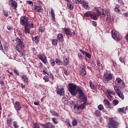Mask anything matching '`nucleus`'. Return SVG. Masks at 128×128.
<instances>
[{"label":"nucleus","instance_id":"72a5a7b5","mask_svg":"<svg viewBox=\"0 0 128 128\" xmlns=\"http://www.w3.org/2000/svg\"><path fill=\"white\" fill-rule=\"evenodd\" d=\"M55 62L58 66H62V61H61L60 59L58 58H56Z\"/></svg>","mask_w":128,"mask_h":128},{"label":"nucleus","instance_id":"f257e3e1","mask_svg":"<svg viewBox=\"0 0 128 128\" xmlns=\"http://www.w3.org/2000/svg\"><path fill=\"white\" fill-rule=\"evenodd\" d=\"M68 90H69L70 94L73 96H76L78 94L76 90L78 89V86L74 84H68Z\"/></svg>","mask_w":128,"mask_h":128},{"label":"nucleus","instance_id":"9d476101","mask_svg":"<svg viewBox=\"0 0 128 128\" xmlns=\"http://www.w3.org/2000/svg\"><path fill=\"white\" fill-rule=\"evenodd\" d=\"M64 32L66 36H70V38L76 34V32H72V31H70V29L68 28H65Z\"/></svg>","mask_w":128,"mask_h":128},{"label":"nucleus","instance_id":"8fccbe9b","mask_svg":"<svg viewBox=\"0 0 128 128\" xmlns=\"http://www.w3.org/2000/svg\"><path fill=\"white\" fill-rule=\"evenodd\" d=\"M13 126L14 128H18V122L16 121H14L13 122Z\"/></svg>","mask_w":128,"mask_h":128},{"label":"nucleus","instance_id":"f704fd0d","mask_svg":"<svg viewBox=\"0 0 128 128\" xmlns=\"http://www.w3.org/2000/svg\"><path fill=\"white\" fill-rule=\"evenodd\" d=\"M28 25H27V26H24V32L26 34H30V28H28Z\"/></svg>","mask_w":128,"mask_h":128},{"label":"nucleus","instance_id":"f03ea898","mask_svg":"<svg viewBox=\"0 0 128 128\" xmlns=\"http://www.w3.org/2000/svg\"><path fill=\"white\" fill-rule=\"evenodd\" d=\"M118 126V122L113 120L112 118H109V122L108 123V128H117Z\"/></svg>","mask_w":128,"mask_h":128},{"label":"nucleus","instance_id":"1a4fd4ad","mask_svg":"<svg viewBox=\"0 0 128 128\" xmlns=\"http://www.w3.org/2000/svg\"><path fill=\"white\" fill-rule=\"evenodd\" d=\"M40 126L44 128H56L54 125L50 122H48L45 124H40Z\"/></svg>","mask_w":128,"mask_h":128},{"label":"nucleus","instance_id":"4d7b16f0","mask_svg":"<svg viewBox=\"0 0 128 128\" xmlns=\"http://www.w3.org/2000/svg\"><path fill=\"white\" fill-rule=\"evenodd\" d=\"M44 64H48V60H46V57H44L41 60Z\"/></svg>","mask_w":128,"mask_h":128},{"label":"nucleus","instance_id":"774afa93","mask_svg":"<svg viewBox=\"0 0 128 128\" xmlns=\"http://www.w3.org/2000/svg\"><path fill=\"white\" fill-rule=\"evenodd\" d=\"M7 29L8 30H10V32H12V28L10 26H7Z\"/></svg>","mask_w":128,"mask_h":128},{"label":"nucleus","instance_id":"6e6552de","mask_svg":"<svg viewBox=\"0 0 128 128\" xmlns=\"http://www.w3.org/2000/svg\"><path fill=\"white\" fill-rule=\"evenodd\" d=\"M114 89L116 92V94H118V96L122 98V100L124 99V94L116 86H114Z\"/></svg>","mask_w":128,"mask_h":128},{"label":"nucleus","instance_id":"0e129e2a","mask_svg":"<svg viewBox=\"0 0 128 128\" xmlns=\"http://www.w3.org/2000/svg\"><path fill=\"white\" fill-rule=\"evenodd\" d=\"M92 24L94 26L96 27V26H98V24H96V21H92Z\"/></svg>","mask_w":128,"mask_h":128},{"label":"nucleus","instance_id":"4468645a","mask_svg":"<svg viewBox=\"0 0 128 128\" xmlns=\"http://www.w3.org/2000/svg\"><path fill=\"white\" fill-rule=\"evenodd\" d=\"M16 42L18 44L17 46H21L22 48H24V41L20 38L18 37L16 38Z\"/></svg>","mask_w":128,"mask_h":128},{"label":"nucleus","instance_id":"f8f14e48","mask_svg":"<svg viewBox=\"0 0 128 128\" xmlns=\"http://www.w3.org/2000/svg\"><path fill=\"white\" fill-rule=\"evenodd\" d=\"M64 89L62 88V86H58L56 90V92L60 96H62V94H64Z\"/></svg>","mask_w":128,"mask_h":128},{"label":"nucleus","instance_id":"2eb2a0df","mask_svg":"<svg viewBox=\"0 0 128 128\" xmlns=\"http://www.w3.org/2000/svg\"><path fill=\"white\" fill-rule=\"evenodd\" d=\"M80 73L82 74V76H84L86 74V66L84 65L81 66Z\"/></svg>","mask_w":128,"mask_h":128},{"label":"nucleus","instance_id":"79ce46f5","mask_svg":"<svg viewBox=\"0 0 128 128\" xmlns=\"http://www.w3.org/2000/svg\"><path fill=\"white\" fill-rule=\"evenodd\" d=\"M52 120L53 124H58V120L56 118H52Z\"/></svg>","mask_w":128,"mask_h":128},{"label":"nucleus","instance_id":"a18cd8bd","mask_svg":"<svg viewBox=\"0 0 128 128\" xmlns=\"http://www.w3.org/2000/svg\"><path fill=\"white\" fill-rule=\"evenodd\" d=\"M98 108L99 110L100 111L104 110V107L102 104H100L98 106Z\"/></svg>","mask_w":128,"mask_h":128},{"label":"nucleus","instance_id":"aec40b11","mask_svg":"<svg viewBox=\"0 0 128 128\" xmlns=\"http://www.w3.org/2000/svg\"><path fill=\"white\" fill-rule=\"evenodd\" d=\"M90 18L94 20H98V16L96 14V12H92V14L90 16Z\"/></svg>","mask_w":128,"mask_h":128},{"label":"nucleus","instance_id":"dca6fc26","mask_svg":"<svg viewBox=\"0 0 128 128\" xmlns=\"http://www.w3.org/2000/svg\"><path fill=\"white\" fill-rule=\"evenodd\" d=\"M14 108L17 112L18 110H22V106H20V104L19 102H16L15 104H14Z\"/></svg>","mask_w":128,"mask_h":128},{"label":"nucleus","instance_id":"3c124183","mask_svg":"<svg viewBox=\"0 0 128 128\" xmlns=\"http://www.w3.org/2000/svg\"><path fill=\"white\" fill-rule=\"evenodd\" d=\"M62 102L64 104H66L68 102V98L64 97L62 98Z\"/></svg>","mask_w":128,"mask_h":128},{"label":"nucleus","instance_id":"c03bdc74","mask_svg":"<svg viewBox=\"0 0 128 128\" xmlns=\"http://www.w3.org/2000/svg\"><path fill=\"white\" fill-rule=\"evenodd\" d=\"M89 84H90V86L92 88V90H94V88H96V86H94V84H92V82H90Z\"/></svg>","mask_w":128,"mask_h":128},{"label":"nucleus","instance_id":"5fc2aeb1","mask_svg":"<svg viewBox=\"0 0 128 128\" xmlns=\"http://www.w3.org/2000/svg\"><path fill=\"white\" fill-rule=\"evenodd\" d=\"M118 100H114L112 101V104H114V106H116L118 104Z\"/></svg>","mask_w":128,"mask_h":128},{"label":"nucleus","instance_id":"58836bf2","mask_svg":"<svg viewBox=\"0 0 128 128\" xmlns=\"http://www.w3.org/2000/svg\"><path fill=\"white\" fill-rule=\"evenodd\" d=\"M30 28H34V22H32V20H30L29 22H28V26Z\"/></svg>","mask_w":128,"mask_h":128},{"label":"nucleus","instance_id":"ea45409f","mask_svg":"<svg viewBox=\"0 0 128 128\" xmlns=\"http://www.w3.org/2000/svg\"><path fill=\"white\" fill-rule=\"evenodd\" d=\"M12 120L10 118H8L6 120V124L9 126H12Z\"/></svg>","mask_w":128,"mask_h":128},{"label":"nucleus","instance_id":"bf43d9fd","mask_svg":"<svg viewBox=\"0 0 128 128\" xmlns=\"http://www.w3.org/2000/svg\"><path fill=\"white\" fill-rule=\"evenodd\" d=\"M34 128H40V125L36 122L34 123Z\"/></svg>","mask_w":128,"mask_h":128},{"label":"nucleus","instance_id":"e433bc0d","mask_svg":"<svg viewBox=\"0 0 128 128\" xmlns=\"http://www.w3.org/2000/svg\"><path fill=\"white\" fill-rule=\"evenodd\" d=\"M106 92L108 94L107 96H112V94H114V91H112L110 89L106 90Z\"/></svg>","mask_w":128,"mask_h":128},{"label":"nucleus","instance_id":"9b49d317","mask_svg":"<svg viewBox=\"0 0 128 128\" xmlns=\"http://www.w3.org/2000/svg\"><path fill=\"white\" fill-rule=\"evenodd\" d=\"M9 4H10V6L12 8V10H16V8H18V2L14 0H9Z\"/></svg>","mask_w":128,"mask_h":128},{"label":"nucleus","instance_id":"e2e57ef3","mask_svg":"<svg viewBox=\"0 0 128 128\" xmlns=\"http://www.w3.org/2000/svg\"><path fill=\"white\" fill-rule=\"evenodd\" d=\"M85 56H86L88 58H92V55L90 54V53H87L86 52L85 54Z\"/></svg>","mask_w":128,"mask_h":128},{"label":"nucleus","instance_id":"4c0bfd02","mask_svg":"<svg viewBox=\"0 0 128 128\" xmlns=\"http://www.w3.org/2000/svg\"><path fill=\"white\" fill-rule=\"evenodd\" d=\"M58 40L57 39H53L52 40V44L53 46H58Z\"/></svg>","mask_w":128,"mask_h":128},{"label":"nucleus","instance_id":"338daca9","mask_svg":"<svg viewBox=\"0 0 128 128\" xmlns=\"http://www.w3.org/2000/svg\"><path fill=\"white\" fill-rule=\"evenodd\" d=\"M38 58H39V60H42V58H44V56L42 54H39L38 55Z\"/></svg>","mask_w":128,"mask_h":128},{"label":"nucleus","instance_id":"37998d69","mask_svg":"<svg viewBox=\"0 0 128 128\" xmlns=\"http://www.w3.org/2000/svg\"><path fill=\"white\" fill-rule=\"evenodd\" d=\"M50 64L52 66H56V61H54V60L51 58L50 60Z\"/></svg>","mask_w":128,"mask_h":128},{"label":"nucleus","instance_id":"393cba45","mask_svg":"<svg viewBox=\"0 0 128 128\" xmlns=\"http://www.w3.org/2000/svg\"><path fill=\"white\" fill-rule=\"evenodd\" d=\"M92 13V12L90 10H88L87 12H85L84 14V18H90H90Z\"/></svg>","mask_w":128,"mask_h":128},{"label":"nucleus","instance_id":"2f4dec72","mask_svg":"<svg viewBox=\"0 0 128 128\" xmlns=\"http://www.w3.org/2000/svg\"><path fill=\"white\" fill-rule=\"evenodd\" d=\"M82 4L84 8L86 10H88V2L83 0Z\"/></svg>","mask_w":128,"mask_h":128},{"label":"nucleus","instance_id":"cd10ccee","mask_svg":"<svg viewBox=\"0 0 128 128\" xmlns=\"http://www.w3.org/2000/svg\"><path fill=\"white\" fill-rule=\"evenodd\" d=\"M16 50L18 52H22V48H24V47H22L20 45H16Z\"/></svg>","mask_w":128,"mask_h":128},{"label":"nucleus","instance_id":"423d86ee","mask_svg":"<svg viewBox=\"0 0 128 128\" xmlns=\"http://www.w3.org/2000/svg\"><path fill=\"white\" fill-rule=\"evenodd\" d=\"M116 82L117 83V84L121 90H124L126 86V84L122 80H121L120 78H117L116 80Z\"/></svg>","mask_w":128,"mask_h":128},{"label":"nucleus","instance_id":"bb28decb","mask_svg":"<svg viewBox=\"0 0 128 128\" xmlns=\"http://www.w3.org/2000/svg\"><path fill=\"white\" fill-rule=\"evenodd\" d=\"M32 40L36 44H38L40 42V37H38V36H35L32 38Z\"/></svg>","mask_w":128,"mask_h":128},{"label":"nucleus","instance_id":"ddd939ff","mask_svg":"<svg viewBox=\"0 0 128 128\" xmlns=\"http://www.w3.org/2000/svg\"><path fill=\"white\" fill-rule=\"evenodd\" d=\"M76 92L79 94L78 97L82 96L84 94V91H82V87L78 86Z\"/></svg>","mask_w":128,"mask_h":128},{"label":"nucleus","instance_id":"13d9d810","mask_svg":"<svg viewBox=\"0 0 128 128\" xmlns=\"http://www.w3.org/2000/svg\"><path fill=\"white\" fill-rule=\"evenodd\" d=\"M118 4H122V6H124V0H117Z\"/></svg>","mask_w":128,"mask_h":128},{"label":"nucleus","instance_id":"6e6d98bb","mask_svg":"<svg viewBox=\"0 0 128 128\" xmlns=\"http://www.w3.org/2000/svg\"><path fill=\"white\" fill-rule=\"evenodd\" d=\"M3 14L5 16H8V12L6 10H3Z\"/></svg>","mask_w":128,"mask_h":128},{"label":"nucleus","instance_id":"69168bd1","mask_svg":"<svg viewBox=\"0 0 128 128\" xmlns=\"http://www.w3.org/2000/svg\"><path fill=\"white\" fill-rule=\"evenodd\" d=\"M26 4H32V6H34V3L32 2V1H30V0H27Z\"/></svg>","mask_w":128,"mask_h":128},{"label":"nucleus","instance_id":"c756f323","mask_svg":"<svg viewBox=\"0 0 128 128\" xmlns=\"http://www.w3.org/2000/svg\"><path fill=\"white\" fill-rule=\"evenodd\" d=\"M126 110H128V106H126V108H118V112H122V114H126Z\"/></svg>","mask_w":128,"mask_h":128},{"label":"nucleus","instance_id":"5701e85b","mask_svg":"<svg viewBox=\"0 0 128 128\" xmlns=\"http://www.w3.org/2000/svg\"><path fill=\"white\" fill-rule=\"evenodd\" d=\"M63 60L64 66H68L70 64V60H68V58L66 57V56H63Z\"/></svg>","mask_w":128,"mask_h":128},{"label":"nucleus","instance_id":"4be33fe9","mask_svg":"<svg viewBox=\"0 0 128 128\" xmlns=\"http://www.w3.org/2000/svg\"><path fill=\"white\" fill-rule=\"evenodd\" d=\"M120 5H118V4H116L114 8V12H116L117 14H120Z\"/></svg>","mask_w":128,"mask_h":128},{"label":"nucleus","instance_id":"7ed1b4c3","mask_svg":"<svg viewBox=\"0 0 128 128\" xmlns=\"http://www.w3.org/2000/svg\"><path fill=\"white\" fill-rule=\"evenodd\" d=\"M112 73H108L106 72L104 75L103 82L104 84H108V82L112 80Z\"/></svg>","mask_w":128,"mask_h":128},{"label":"nucleus","instance_id":"6ab92c4d","mask_svg":"<svg viewBox=\"0 0 128 128\" xmlns=\"http://www.w3.org/2000/svg\"><path fill=\"white\" fill-rule=\"evenodd\" d=\"M67 8H68V10H72L74 9V4L72 3L70 1H69L68 0H67Z\"/></svg>","mask_w":128,"mask_h":128},{"label":"nucleus","instance_id":"a19ab883","mask_svg":"<svg viewBox=\"0 0 128 128\" xmlns=\"http://www.w3.org/2000/svg\"><path fill=\"white\" fill-rule=\"evenodd\" d=\"M72 126H78V120L76 119H74L72 121Z\"/></svg>","mask_w":128,"mask_h":128},{"label":"nucleus","instance_id":"680f3d73","mask_svg":"<svg viewBox=\"0 0 128 128\" xmlns=\"http://www.w3.org/2000/svg\"><path fill=\"white\" fill-rule=\"evenodd\" d=\"M107 98L110 100L112 101L114 100V97L112 95L107 96Z\"/></svg>","mask_w":128,"mask_h":128},{"label":"nucleus","instance_id":"09e8293b","mask_svg":"<svg viewBox=\"0 0 128 128\" xmlns=\"http://www.w3.org/2000/svg\"><path fill=\"white\" fill-rule=\"evenodd\" d=\"M39 30L40 32H44V27L40 25L39 28Z\"/></svg>","mask_w":128,"mask_h":128},{"label":"nucleus","instance_id":"f3484780","mask_svg":"<svg viewBox=\"0 0 128 128\" xmlns=\"http://www.w3.org/2000/svg\"><path fill=\"white\" fill-rule=\"evenodd\" d=\"M103 102L106 106H107L109 108H114L112 104H110V101L108 100H104Z\"/></svg>","mask_w":128,"mask_h":128},{"label":"nucleus","instance_id":"de8ad7c7","mask_svg":"<svg viewBox=\"0 0 128 128\" xmlns=\"http://www.w3.org/2000/svg\"><path fill=\"white\" fill-rule=\"evenodd\" d=\"M43 78H44V80H45L46 82H50V78H48V76L46 75L44 76Z\"/></svg>","mask_w":128,"mask_h":128},{"label":"nucleus","instance_id":"473e14b6","mask_svg":"<svg viewBox=\"0 0 128 128\" xmlns=\"http://www.w3.org/2000/svg\"><path fill=\"white\" fill-rule=\"evenodd\" d=\"M94 114L96 116L98 117L102 116V112L100 111V110H96L94 113Z\"/></svg>","mask_w":128,"mask_h":128},{"label":"nucleus","instance_id":"0eeeda50","mask_svg":"<svg viewBox=\"0 0 128 128\" xmlns=\"http://www.w3.org/2000/svg\"><path fill=\"white\" fill-rule=\"evenodd\" d=\"M20 24L24 26H28V18L26 16H24L20 18Z\"/></svg>","mask_w":128,"mask_h":128},{"label":"nucleus","instance_id":"c85d7f7f","mask_svg":"<svg viewBox=\"0 0 128 128\" xmlns=\"http://www.w3.org/2000/svg\"><path fill=\"white\" fill-rule=\"evenodd\" d=\"M50 10H51V16H52V20H53V22H55L56 14H54V9H52V8H51Z\"/></svg>","mask_w":128,"mask_h":128},{"label":"nucleus","instance_id":"7c9ffc66","mask_svg":"<svg viewBox=\"0 0 128 128\" xmlns=\"http://www.w3.org/2000/svg\"><path fill=\"white\" fill-rule=\"evenodd\" d=\"M102 16H103L106 17V12L107 13V16H108V14H110V11L108 10V9L104 10V8L102 9Z\"/></svg>","mask_w":128,"mask_h":128},{"label":"nucleus","instance_id":"39448f33","mask_svg":"<svg viewBox=\"0 0 128 128\" xmlns=\"http://www.w3.org/2000/svg\"><path fill=\"white\" fill-rule=\"evenodd\" d=\"M111 32L112 38L116 42H120L122 38V36L120 35L118 32L113 30Z\"/></svg>","mask_w":128,"mask_h":128},{"label":"nucleus","instance_id":"052dcab7","mask_svg":"<svg viewBox=\"0 0 128 128\" xmlns=\"http://www.w3.org/2000/svg\"><path fill=\"white\" fill-rule=\"evenodd\" d=\"M51 114H52V116H58V112L54 111V112H51Z\"/></svg>","mask_w":128,"mask_h":128},{"label":"nucleus","instance_id":"603ef678","mask_svg":"<svg viewBox=\"0 0 128 128\" xmlns=\"http://www.w3.org/2000/svg\"><path fill=\"white\" fill-rule=\"evenodd\" d=\"M96 64H97V66H99L100 68H102V64L100 60H98L96 62Z\"/></svg>","mask_w":128,"mask_h":128},{"label":"nucleus","instance_id":"864d4df0","mask_svg":"<svg viewBox=\"0 0 128 128\" xmlns=\"http://www.w3.org/2000/svg\"><path fill=\"white\" fill-rule=\"evenodd\" d=\"M96 13L97 14V16H102V11L100 10H96Z\"/></svg>","mask_w":128,"mask_h":128},{"label":"nucleus","instance_id":"49530a36","mask_svg":"<svg viewBox=\"0 0 128 128\" xmlns=\"http://www.w3.org/2000/svg\"><path fill=\"white\" fill-rule=\"evenodd\" d=\"M108 16L106 17V22H108V24H110L112 22V18H110V16L107 15Z\"/></svg>","mask_w":128,"mask_h":128},{"label":"nucleus","instance_id":"20e7f679","mask_svg":"<svg viewBox=\"0 0 128 128\" xmlns=\"http://www.w3.org/2000/svg\"><path fill=\"white\" fill-rule=\"evenodd\" d=\"M88 104H90V103L86 102H84L80 106H78V104H74V108L77 110H85L86 106H88Z\"/></svg>","mask_w":128,"mask_h":128},{"label":"nucleus","instance_id":"412c9836","mask_svg":"<svg viewBox=\"0 0 128 128\" xmlns=\"http://www.w3.org/2000/svg\"><path fill=\"white\" fill-rule=\"evenodd\" d=\"M57 38L60 42H64V35L62 34L59 33L57 35Z\"/></svg>","mask_w":128,"mask_h":128},{"label":"nucleus","instance_id":"a878e982","mask_svg":"<svg viewBox=\"0 0 128 128\" xmlns=\"http://www.w3.org/2000/svg\"><path fill=\"white\" fill-rule=\"evenodd\" d=\"M20 78L24 82H26V84L28 82V78L26 75L21 76Z\"/></svg>","mask_w":128,"mask_h":128},{"label":"nucleus","instance_id":"c9c22d12","mask_svg":"<svg viewBox=\"0 0 128 128\" xmlns=\"http://www.w3.org/2000/svg\"><path fill=\"white\" fill-rule=\"evenodd\" d=\"M62 68H63V72L65 76H68L70 74V71L64 67H62Z\"/></svg>","mask_w":128,"mask_h":128},{"label":"nucleus","instance_id":"a211bd4d","mask_svg":"<svg viewBox=\"0 0 128 128\" xmlns=\"http://www.w3.org/2000/svg\"><path fill=\"white\" fill-rule=\"evenodd\" d=\"M34 10L36 12H42V6L34 5Z\"/></svg>","mask_w":128,"mask_h":128},{"label":"nucleus","instance_id":"b1692460","mask_svg":"<svg viewBox=\"0 0 128 128\" xmlns=\"http://www.w3.org/2000/svg\"><path fill=\"white\" fill-rule=\"evenodd\" d=\"M78 98L80 100H82V102H88V97H86V96H84V94L82 96H79Z\"/></svg>","mask_w":128,"mask_h":128}]
</instances>
